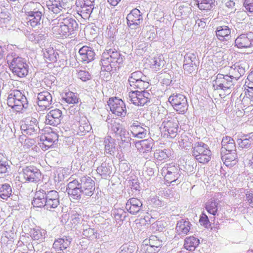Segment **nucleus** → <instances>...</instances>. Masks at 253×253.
I'll return each mask as SVG.
<instances>
[{"mask_svg":"<svg viewBox=\"0 0 253 253\" xmlns=\"http://www.w3.org/2000/svg\"><path fill=\"white\" fill-rule=\"evenodd\" d=\"M206 209L209 213L215 215L217 211V203L214 199H211L206 204Z\"/></svg>","mask_w":253,"mask_h":253,"instance_id":"obj_51","label":"nucleus"},{"mask_svg":"<svg viewBox=\"0 0 253 253\" xmlns=\"http://www.w3.org/2000/svg\"><path fill=\"white\" fill-rule=\"evenodd\" d=\"M93 7L92 1L84 0L82 1L80 8H79L78 11L81 13V15L82 16L87 17L92 13Z\"/></svg>","mask_w":253,"mask_h":253,"instance_id":"obj_36","label":"nucleus"},{"mask_svg":"<svg viewBox=\"0 0 253 253\" xmlns=\"http://www.w3.org/2000/svg\"><path fill=\"white\" fill-rule=\"evenodd\" d=\"M166 63L163 55L154 57L150 61V68L155 71L161 69Z\"/></svg>","mask_w":253,"mask_h":253,"instance_id":"obj_44","label":"nucleus"},{"mask_svg":"<svg viewBox=\"0 0 253 253\" xmlns=\"http://www.w3.org/2000/svg\"><path fill=\"white\" fill-rule=\"evenodd\" d=\"M199 243L200 240L197 238L190 236L185 238L184 247L187 250L193 251L199 246Z\"/></svg>","mask_w":253,"mask_h":253,"instance_id":"obj_43","label":"nucleus"},{"mask_svg":"<svg viewBox=\"0 0 253 253\" xmlns=\"http://www.w3.org/2000/svg\"><path fill=\"white\" fill-rule=\"evenodd\" d=\"M47 37V34L44 32H41L40 33H36V36L35 38V42L40 43L45 40Z\"/></svg>","mask_w":253,"mask_h":253,"instance_id":"obj_61","label":"nucleus"},{"mask_svg":"<svg viewBox=\"0 0 253 253\" xmlns=\"http://www.w3.org/2000/svg\"><path fill=\"white\" fill-rule=\"evenodd\" d=\"M237 142L240 148L249 149L253 146V133H250L244 136L242 138L238 139Z\"/></svg>","mask_w":253,"mask_h":253,"instance_id":"obj_39","label":"nucleus"},{"mask_svg":"<svg viewBox=\"0 0 253 253\" xmlns=\"http://www.w3.org/2000/svg\"><path fill=\"white\" fill-rule=\"evenodd\" d=\"M62 118V111L58 109L50 111L46 115L45 123L46 125L56 126L60 124Z\"/></svg>","mask_w":253,"mask_h":253,"instance_id":"obj_21","label":"nucleus"},{"mask_svg":"<svg viewBox=\"0 0 253 253\" xmlns=\"http://www.w3.org/2000/svg\"><path fill=\"white\" fill-rule=\"evenodd\" d=\"M131 90L128 99L133 104L143 106L149 102L151 94L145 90L149 86L147 77L141 71L132 73L128 79Z\"/></svg>","mask_w":253,"mask_h":253,"instance_id":"obj_1","label":"nucleus"},{"mask_svg":"<svg viewBox=\"0 0 253 253\" xmlns=\"http://www.w3.org/2000/svg\"><path fill=\"white\" fill-rule=\"evenodd\" d=\"M20 140L22 143H23V145L27 148H29L33 146L35 143V141L34 139L26 138H24V136H21Z\"/></svg>","mask_w":253,"mask_h":253,"instance_id":"obj_58","label":"nucleus"},{"mask_svg":"<svg viewBox=\"0 0 253 253\" xmlns=\"http://www.w3.org/2000/svg\"><path fill=\"white\" fill-rule=\"evenodd\" d=\"M25 99V95L19 90H14L8 94L7 104L8 106L14 105L17 100Z\"/></svg>","mask_w":253,"mask_h":253,"instance_id":"obj_42","label":"nucleus"},{"mask_svg":"<svg viewBox=\"0 0 253 253\" xmlns=\"http://www.w3.org/2000/svg\"><path fill=\"white\" fill-rule=\"evenodd\" d=\"M221 145V153L226 152L236 151L235 141L231 137L225 136L223 137Z\"/></svg>","mask_w":253,"mask_h":253,"instance_id":"obj_32","label":"nucleus"},{"mask_svg":"<svg viewBox=\"0 0 253 253\" xmlns=\"http://www.w3.org/2000/svg\"><path fill=\"white\" fill-rule=\"evenodd\" d=\"M94 190L95 182L87 176L70 181L66 188V192L70 198L76 200H80L86 196L91 197Z\"/></svg>","mask_w":253,"mask_h":253,"instance_id":"obj_2","label":"nucleus"},{"mask_svg":"<svg viewBox=\"0 0 253 253\" xmlns=\"http://www.w3.org/2000/svg\"><path fill=\"white\" fill-rule=\"evenodd\" d=\"M95 232L94 229L87 227V229H84L83 231V235L84 238H93L95 237Z\"/></svg>","mask_w":253,"mask_h":253,"instance_id":"obj_60","label":"nucleus"},{"mask_svg":"<svg viewBox=\"0 0 253 253\" xmlns=\"http://www.w3.org/2000/svg\"><path fill=\"white\" fill-rule=\"evenodd\" d=\"M192 143L191 139H190L186 135H182L179 140V146L186 150L188 149Z\"/></svg>","mask_w":253,"mask_h":253,"instance_id":"obj_54","label":"nucleus"},{"mask_svg":"<svg viewBox=\"0 0 253 253\" xmlns=\"http://www.w3.org/2000/svg\"><path fill=\"white\" fill-rule=\"evenodd\" d=\"M217 38L220 41H228L231 38V29L228 26H218L215 31Z\"/></svg>","mask_w":253,"mask_h":253,"instance_id":"obj_31","label":"nucleus"},{"mask_svg":"<svg viewBox=\"0 0 253 253\" xmlns=\"http://www.w3.org/2000/svg\"><path fill=\"white\" fill-rule=\"evenodd\" d=\"M191 224L188 220L181 219L176 224V230L179 235H186L190 231Z\"/></svg>","mask_w":253,"mask_h":253,"instance_id":"obj_34","label":"nucleus"},{"mask_svg":"<svg viewBox=\"0 0 253 253\" xmlns=\"http://www.w3.org/2000/svg\"><path fill=\"white\" fill-rule=\"evenodd\" d=\"M107 103L110 111L116 116L124 117L126 115V105L122 99L117 97L111 98Z\"/></svg>","mask_w":253,"mask_h":253,"instance_id":"obj_13","label":"nucleus"},{"mask_svg":"<svg viewBox=\"0 0 253 253\" xmlns=\"http://www.w3.org/2000/svg\"><path fill=\"white\" fill-rule=\"evenodd\" d=\"M145 243H147L149 245L158 249H161L162 246V241L159 240L156 236H151L149 240H145Z\"/></svg>","mask_w":253,"mask_h":253,"instance_id":"obj_53","label":"nucleus"},{"mask_svg":"<svg viewBox=\"0 0 253 253\" xmlns=\"http://www.w3.org/2000/svg\"><path fill=\"white\" fill-rule=\"evenodd\" d=\"M192 151L193 156L200 163L206 164L211 160V152L208 145L202 142L194 143Z\"/></svg>","mask_w":253,"mask_h":253,"instance_id":"obj_8","label":"nucleus"},{"mask_svg":"<svg viewBox=\"0 0 253 253\" xmlns=\"http://www.w3.org/2000/svg\"><path fill=\"white\" fill-rule=\"evenodd\" d=\"M77 77L83 82H86L91 79L90 73L84 70H80L77 73Z\"/></svg>","mask_w":253,"mask_h":253,"instance_id":"obj_57","label":"nucleus"},{"mask_svg":"<svg viewBox=\"0 0 253 253\" xmlns=\"http://www.w3.org/2000/svg\"><path fill=\"white\" fill-rule=\"evenodd\" d=\"M160 128L162 130V133L164 137L173 138L177 134L178 121L175 118L166 117L163 119Z\"/></svg>","mask_w":253,"mask_h":253,"instance_id":"obj_9","label":"nucleus"},{"mask_svg":"<svg viewBox=\"0 0 253 253\" xmlns=\"http://www.w3.org/2000/svg\"><path fill=\"white\" fill-rule=\"evenodd\" d=\"M222 161H225L224 164L227 166L229 165V162L235 161L237 159V154L236 151L228 152L224 155L222 156Z\"/></svg>","mask_w":253,"mask_h":253,"instance_id":"obj_52","label":"nucleus"},{"mask_svg":"<svg viewBox=\"0 0 253 253\" xmlns=\"http://www.w3.org/2000/svg\"><path fill=\"white\" fill-rule=\"evenodd\" d=\"M198 8L201 10H211L214 6V0H197Z\"/></svg>","mask_w":253,"mask_h":253,"instance_id":"obj_49","label":"nucleus"},{"mask_svg":"<svg viewBox=\"0 0 253 253\" xmlns=\"http://www.w3.org/2000/svg\"><path fill=\"white\" fill-rule=\"evenodd\" d=\"M72 241V238L69 236H63L62 238L55 239L53 248L58 253H61L64 250L67 249Z\"/></svg>","mask_w":253,"mask_h":253,"instance_id":"obj_24","label":"nucleus"},{"mask_svg":"<svg viewBox=\"0 0 253 253\" xmlns=\"http://www.w3.org/2000/svg\"><path fill=\"white\" fill-rule=\"evenodd\" d=\"M243 6L246 12L253 13V0H244Z\"/></svg>","mask_w":253,"mask_h":253,"instance_id":"obj_59","label":"nucleus"},{"mask_svg":"<svg viewBox=\"0 0 253 253\" xmlns=\"http://www.w3.org/2000/svg\"><path fill=\"white\" fill-rule=\"evenodd\" d=\"M79 53L83 62L88 63L93 60L95 53L92 48L88 46H83L79 49Z\"/></svg>","mask_w":253,"mask_h":253,"instance_id":"obj_27","label":"nucleus"},{"mask_svg":"<svg viewBox=\"0 0 253 253\" xmlns=\"http://www.w3.org/2000/svg\"><path fill=\"white\" fill-rule=\"evenodd\" d=\"M38 114L34 112L32 116L27 117L24 120L20 126L23 135H31L37 133L39 130L38 122L36 118Z\"/></svg>","mask_w":253,"mask_h":253,"instance_id":"obj_11","label":"nucleus"},{"mask_svg":"<svg viewBox=\"0 0 253 253\" xmlns=\"http://www.w3.org/2000/svg\"><path fill=\"white\" fill-rule=\"evenodd\" d=\"M199 222L201 225H203L206 228L208 227L210 225V221L208 217L205 213H203L201 216Z\"/></svg>","mask_w":253,"mask_h":253,"instance_id":"obj_62","label":"nucleus"},{"mask_svg":"<svg viewBox=\"0 0 253 253\" xmlns=\"http://www.w3.org/2000/svg\"><path fill=\"white\" fill-rule=\"evenodd\" d=\"M143 204L141 201L135 198L128 199L126 204V209L131 214H136L143 211Z\"/></svg>","mask_w":253,"mask_h":253,"instance_id":"obj_22","label":"nucleus"},{"mask_svg":"<svg viewBox=\"0 0 253 253\" xmlns=\"http://www.w3.org/2000/svg\"><path fill=\"white\" fill-rule=\"evenodd\" d=\"M75 120L76 121L75 124L76 127L75 130L79 135H84L91 129V126L89 121L87 118L84 115H77Z\"/></svg>","mask_w":253,"mask_h":253,"instance_id":"obj_17","label":"nucleus"},{"mask_svg":"<svg viewBox=\"0 0 253 253\" xmlns=\"http://www.w3.org/2000/svg\"><path fill=\"white\" fill-rule=\"evenodd\" d=\"M25 181L37 182L40 180L41 173L36 168L33 166L24 167L21 173Z\"/></svg>","mask_w":253,"mask_h":253,"instance_id":"obj_16","label":"nucleus"},{"mask_svg":"<svg viewBox=\"0 0 253 253\" xmlns=\"http://www.w3.org/2000/svg\"><path fill=\"white\" fill-rule=\"evenodd\" d=\"M191 12V6L187 3L177 4L175 7V15L181 19H186L189 17Z\"/></svg>","mask_w":253,"mask_h":253,"instance_id":"obj_26","label":"nucleus"},{"mask_svg":"<svg viewBox=\"0 0 253 253\" xmlns=\"http://www.w3.org/2000/svg\"><path fill=\"white\" fill-rule=\"evenodd\" d=\"M149 201L150 204L154 207H161L163 204V202L157 197H153L150 199Z\"/></svg>","mask_w":253,"mask_h":253,"instance_id":"obj_64","label":"nucleus"},{"mask_svg":"<svg viewBox=\"0 0 253 253\" xmlns=\"http://www.w3.org/2000/svg\"><path fill=\"white\" fill-rule=\"evenodd\" d=\"M32 205L35 207L44 208L51 211L59 205V195L55 190H49L46 186L42 185L37 188Z\"/></svg>","mask_w":253,"mask_h":253,"instance_id":"obj_3","label":"nucleus"},{"mask_svg":"<svg viewBox=\"0 0 253 253\" xmlns=\"http://www.w3.org/2000/svg\"><path fill=\"white\" fill-rule=\"evenodd\" d=\"M22 10L25 14H33L38 12H44V8L40 3L33 1L25 4Z\"/></svg>","mask_w":253,"mask_h":253,"instance_id":"obj_28","label":"nucleus"},{"mask_svg":"<svg viewBox=\"0 0 253 253\" xmlns=\"http://www.w3.org/2000/svg\"><path fill=\"white\" fill-rule=\"evenodd\" d=\"M170 155L171 151L169 149L157 150L154 154V158L161 161L167 160Z\"/></svg>","mask_w":253,"mask_h":253,"instance_id":"obj_50","label":"nucleus"},{"mask_svg":"<svg viewBox=\"0 0 253 253\" xmlns=\"http://www.w3.org/2000/svg\"><path fill=\"white\" fill-rule=\"evenodd\" d=\"M248 69L247 63L245 61H241L236 63L231 67L230 73L232 74L234 79L237 80L245 74L246 70Z\"/></svg>","mask_w":253,"mask_h":253,"instance_id":"obj_23","label":"nucleus"},{"mask_svg":"<svg viewBox=\"0 0 253 253\" xmlns=\"http://www.w3.org/2000/svg\"><path fill=\"white\" fill-rule=\"evenodd\" d=\"M169 102L173 108L178 113L185 114L188 108V104L186 96L181 93H174L169 98Z\"/></svg>","mask_w":253,"mask_h":253,"instance_id":"obj_10","label":"nucleus"},{"mask_svg":"<svg viewBox=\"0 0 253 253\" xmlns=\"http://www.w3.org/2000/svg\"><path fill=\"white\" fill-rule=\"evenodd\" d=\"M112 215H113L116 221L120 223L125 219L127 213L122 208H114L112 211Z\"/></svg>","mask_w":253,"mask_h":253,"instance_id":"obj_47","label":"nucleus"},{"mask_svg":"<svg viewBox=\"0 0 253 253\" xmlns=\"http://www.w3.org/2000/svg\"><path fill=\"white\" fill-rule=\"evenodd\" d=\"M58 138V134L54 132L42 135L40 138V146L42 150H46L52 147Z\"/></svg>","mask_w":253,"mask_h":253,"instance_id":"obj_20","label":"nucleus"},{"mask_svg":"<svg viewBox=\"0 0 253 253\" xmlns=\"http://www.w3.org/2000/svg\"><path fill=\"white\" fill-rule=\"evenodd\" d=\"M112 170L113 167L111 163L108 162L106 160L102 163L96 169L97 173L104 179H107L111 176Z\"/></svg>","mask_w":253,"mask_h":253,"instance_id":"obj_30","label":"nucleus"},{"mask_svg":"<svg viewBox=\"0 0 253 253\" xmlns=\"http://www.w3.org/2000/svg\"><path fill=\"white\" fill-rule=\"evenodd\" d=\"M233 76L218 73L216 79L213 81V86L216 89L225 90L230 89L233 85Z\"/></svg>","mask_w":253,"mask_h":253,"instance_id":"obj_14","label":"nucleus"},{"mask_svg":"<svg viewBox=\"0 0 253 253\" xmlns=\"http://www.w3.org/2000/svg\"><path fill=\"white\" fill-rule=\"evenodd\" d=\"M43 13L44 12H38L33 14H26L28 25L33 27L40 25Z\"/></svg>","mask_w":253,"mask_h":253,"instance_id":"obj_38","label":"nucleus"},{"mask_svg":"<svg viewBox=\"0 0 253 253\" xmlns=\"http://www.w3.org/2000/svg\"><path fill=\"white\" fill-rule=\"evenodd\" d=\"M6 59L10 69L14 75L23 78L28 75V66L25 59L19 57L14 52L8 53Z\"/></svg>","mask_w":253,"mask_h":253,"instance_id":"obj_6","label":"nucleus"},{"mask_svg":"<svg viewBox=\"0 0 253 253\" xmlns=\"http://www.w3.org/2000/svg\"><path fill=\"white\" fill-rule=\"evenodd\" d=\"M199 62L196 53L193 51H189L184 56L183 68L184 74L188 75L195 72Z\"/></svg>","mask_w":253,"mask_h":253,"instance_id":"obj_12","label":"nucleus"},{"mask_svg":"<svg viewBox=\"0 0 253 253\" xmlns=\"http://www.w3.org/2000/svg\"><path fill=\"white\" fill-rule=\"evenodd\" d=\"M17 112L23 113L28 107V102L26 97L25 99L17 100L14 105L8 106Z\"/></svg>","mask_w":253,"mask_h":253,"instance_id":"obj_45","label":"nucleus"},{"mask_svg":"<svg viewBox=\"0 0 253 253\" xmlns=\"http://www.w3.org/2000/svg\"><path fill=\"white\" fill-rule=\"evenodd\" d=\"M185 172L179 165L169 164L163 168L162 173L167 182L177 185L182 181Z\"/></svg>","mask_w":253,"mask_h":253,"instance_id":"obj_7","label":"nucleus"},{"mask_svg":"<svg viewBox=\"0 0 253 253\" xmlns=\"http://www.w3.org/2000/svg\"><path fill=\"white\" fill-rule=\"evenodd\" d=\"M124 57L115 48H107L102 53L100 61L101 70L110 72L119 68L124 62Z\"/></svg>","mask_w":253,"mask_h":253,"instance_id":"obj_5","label":"nucleus"},{"mask_svg":"<svg viewBox=\"0 0 253 253\" xmlns=\"http://www.w3.org/2000/svg\"><path fill=\"white\" fill-rule=\"evenodd\" d=\"M46 5L49 10L55 14L66 10V4L62 0H49Z\"/></svg>","mask_w":253,"mask_h":253,"instance_id":"obj_29","label":"nucleus"},{"mask_svg":"<svg viewBox=\"0 0 253 253\" xmlns=\"http://www.w3.org/2000/svg\"><path fill=\"white\" fill-rule=\"evenodd\" d=\"M127 26L132 29H136L143 22V16L140 11L133 9L126 16Z\"/></svg>","mask_w":253,"mask_h":253,"instance_id":"obj_18","label":"nucleus"},{"mask_svg":"<svg viewBox=\"0 0 253 253\" xmlns=\"http://www.w3.org/2000/svg\"><path fill=\"white\" fill-rule=\"evenodd\" d=\"M120 137V142H119V146L120 147H129L131 146L130 141L131 138L130 134L125 128L123 130H121V132L117 136V137Z\"/></svg>","mask_w":253,"mask_h":253,"instance_id":"obj_40","label":"nucleus"},{"mask_svg":"<svg viewBox=\"0 0 253 253\" xmlns=\"http://www.w3.org/2000/svg\"><path fill=\"white\" fill-rule=\"evenodd\" d=\"M103 144L105 153L111 155H114L116 150L115 139L110 136H107L104 138Z\"/></svg>","mask_w":253,"mask_h":253,"instance_id":"obj_33","label":"nucleus"},{"mask_svg":"<svg viewBox=\"0 0 253 253\" xmlns=\"http://www.w3.org/2000/svg\"><path fill=\"white\" fill-rule=\"evenodd\" d=\"M52 22L51 31L56 37H68L73 34L74 32L78 28L76 20L67 12L60 14Z\"/></svg>","mask_w":253,"mask_h":253,"instance_id":"obj_4","label":"nucleus"},{"mask_svg":"<svg viewBox=\"0 0 253 253\" xmlns=\"http://www.w3.org/2000/svg\"><path fill=\"white\" fill-rule=\"evenodd\" d=\"M46 231L43 229L37 228L31 229L30 235L33 240H37L40 242H43L45 238Z\"/></svg>","mask_w":253,"mask_h":253,"instance_id":"obj_37","label":"nucleus"},{"mask_svg":"<svg viewBox=\"0 0 253 253\" xmlns=\"http://www.w3.org/2000/svg\"><path fill=\"white\" fill-rule=\"evenodd\" d=\"M12 188L7 183L0 184V197L3 200H7L12 194Z\"/></svg>","mask_w":253,"mask_h":253,"instance_id":"obj_48","label":"nucleus"},{"mask_svg":"<svg viewBox=\"0 0 253 253\" xmlns=\"http://www.w3.org/2000/svg\"><path fill=\"white\" fill-rule=\"evenodd\" d=\"M63 99L69 104H76L78 102L79 98L75 93L72 92L66 93Z\"/></svg>","mask_w":253,"mask_h":253,"instance_id":"obj_55","label":"nucleus"},{"mask_svg":"<svg viewBox=\"0 0 253 253\" xmlns=\"http://www.w3.org/2000/svg\"><path fill=\"white\" fill-rule=\"evenodd\" d=\"M107 122L108 128L115 134L116 136L119 134L121 130L124 129L123 126L114 119H108Z\"/></svg>","mask_w":253,"mask_h":253,"instance_id":"obj_46","label":"nucleus"},{"mask_svg":"<svg viewBox=\"0 0 253 253\" xmlns=\"http://www.w3.org/2000/svg\"><path fill=\"white\" fill-rule=\"evenodd\" d=\"M43 57L47 62L54 63L57 61L59 55L52 47H48L43 50Z\"/></svg>","mask_w":253,"mask_h":253,"instance_id":"obj_35","label":"nucleus"},{"mask_svg":"<svg viewBox=\"0 0 253 253\" xmlns=\"http://www.w3.org/2000/svg\"><path fill=\"white\" fill-rule=\"evenodd\" d=\"M149 128L144 124L139 127H135L132 130L130 131L132 136L135 138L142 139L145 138L148 133Z\"/></svg>","mask_w":253,"mask_h":253,"instance_id":"obj_41","label":"nucleus"},{"mask_svg":"<svg viewBox=\"0 0 253 253\" xmlns=\"http://www.w3.org/2000/svg\"><path fill=\"white\" fill-rule=\"evenodd\" d=\"M248 79L253 81V73L248 76ZM247 87L248 88L247 89L246 87L245 88L246 90L245 91V95L247 98H250L251 101L253 102V86H247Z\"/></svg>","mask_w":253,"mask_h":253,"instance_id":"obj_56","label":"nucleus"},{"mask_svg":"<svg viewBox=\"0 0 253 253\" xmlns=\"http://www.w3.org/2000/svg\"><path fill=\"white\" fill-rule=\"evenodd\" d=\"M135 248L132 246L127 247L126 245H123L120 248V253H135Z\"/></svg>","mask_w":253,"mask_h":253,"instance_id":"obj_63","label":"nucleus"},{"mask_svg":"<svg viewBox=\"0 0 253 253\" xmlns=\"http://www.w3.org/2000/svg\"><path fill=\"white\" fill-rule=\"evenodd\" d=\"M134 143L137 150L142 153L150 152L154 145V141L152 138L143 139Z\"/></svg>","mask_w":253,"mask_h":253,"instance_id":"obj_25","label":"nucleus"},{"mask_svg":"<svg viewBox=\"0 0 253 253\" xmlns=\"http://www.w3.org/2000/svg\"><path fill=\"white\" fill-rule=\"evenodd\" d=\"M235 46L238 48H248L253 46V33L242 34L235 41Z\"/></svg>","mask_w":253,"mask_h":253,"instance_id":"obj_19","label":"nucleus"},{"mask_svg":"<svg viewBox=\"0 0 253 253\" xmlns=\"http://www.w3.org/2000/svg\"><path fill=\"white\" fill-rule=\"evenodd\" d=\"M37 105L39 111H44L51 107L52 104L51 94L46 90L37 93Z\"/></svg>","mask_w":253,"mask_h":253,"instance_id":"obj_15","label":"nucleus"}]
</instances>
